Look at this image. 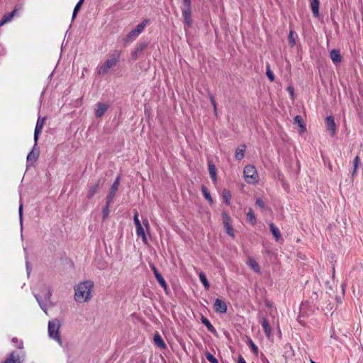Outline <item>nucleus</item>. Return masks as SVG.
I'll list each match as a JSON object with an SVG mask.
<instances>
[{
    "label": "nucleus",
    "instance_id": "39448f33",
    "mask_svg": "<svg viewBox=\"0 0 363 363\" xmlns=\"http://www.w3.org/2000/svg\"><path fill=\"white\" fill-rule=\"evenodd\" d=\"M117 62V59L111 57L108 59L99 68V73L100 74H105L108 72V69L113 67Z\"/></svg>",
    "mask_w": 363,
    "mask_h": 363
},
{
    "label": "nucleus",
    "instance_id": "412c9836",
    "mask_svg": "<svg viewBox=\"0 0 363 363\" xmlns=\"http://www.w3.org/2000/svg\"><path fill=\"white\" fill-rule=\"evenodd\" d=\"M353 163H354L353 164L354 167H353V171H352V178H354L355 177V175L357 174L359 166L360 164V158L358 155H357L354 157Z\"/></svg>",
    "mask_w": 363,
    "mask_h": 363
},
{
    "label": "nucleus",
    "instance_id": "3c124183",
    "mask_svg": "<svg viewBox=\"0 0 363 363\" xmlns=\"http://www.w3.org/2000/svg\"><path fill=\"white\" fill-rule=\"evenodd\" d=\"M290 40L292 43H294V40L292 39V37L291 36Z\"/></svg>",
    "mask_w": 363,
    "mask_h": 363
},
{
    "label": "nucleus",
    "instance_id": "4468645a",
    "mask_svg": "<svg viewBox=\"0 0 363 363\" xmlns=\"http://www.w3.org/2000/svg\"><path fill=\"white\" fill-rule=\"evenodd\" d=\"M16 11L17 9H14L11 13L5 14L2 20L0 21V26H2L5 23L10 22L16 15Z\"/></svg>",
    "mask_w": 363,
    "mask_h": 363
},
{
    "label": "nucleus",
    "instance_id": "a211bd4d",
    "mask_svg": "<svg viewBox=\"0 0 363 363\" xmlns=\"http://www.w3.org/2000/svg\"><path fill=\"white\" fill-rule=\"evenodd\" d=\"M247 221L251 225H255L256 224V217L252 208H250L247 213Z\"/></svg>",
    "mask_w": 363,
    "mask_h": 363
},
{
    "label": "nucleus",
    "instance_id": "a19ab883",
    "mask_svg": "<svg viewBox=\"0 0 363 363\" xmlns=\"http://www.w3.org/2000/svg\"><path fill=\"white\" fill-rule=\"evenodd\" d=\"M95 189H96L95 187H93V188H91V189L89 190V193H88V196H89V197H91V196L94 194Z\"/></svg>",
    "mask_w": 363,
    "mask_h": 363
},
{
    "label": "nucleus",
    "instance_id": "e433bc0d",
    "mask_svg": "<svg viewBox=\"0 0 363 363\" xmlns=\"http://www.w3.org/2000/svg\"><path fill=\"white\" fill-rule=\"evenodd\" d=\"M256 205L261 209H264V202L261 198H257L256 200Z\"/></svg>",
    "mask_w": 363,
    "mask_h": 363
},
{
    "label": "nucleus",
    "instance_id": "a18cd8bd",
    "mask_svg": "<svg viewBox=\"0 0 363 363\" xmlns=\"http://www.w3.org/2000/svg\"><path fill=\"white\" fill-rule=\"evenodd\" d=\"M145 47V45L141 44L136 50L135 54H136L137 52L141 51Z\"/></svg>",
    "mask_w": 363,
    "mask_h": 363
},
{
    "label": "nucleus",
    "instance_id": "79ce46f5",
    "mask_svg": "<svg viewBox=\"0 0 363 363\" xmlns=\"http://www.w3.org/2000/svg\"><path fill=\"white\" fill-rule=\"evenodd\" d=\"M210 98H211V103H212V104H213V106L214 110H215V111H216V101H215L214 98H213L212 96H211V97H210Z\"/></svg>",
    "mask_w": 363,
    "mask_h": 363
},
{
    "label": "nucleus",
    "instance_id": "f03ea898",
    "mask_svg": "<svg viewBox=\"0 0 363 363\" xmlns=\"http://www.w3.org/2000/svg\"><path fill=\"white\" fill-rule=\"evenodd\" d=\"M60 322L57 319H54L48 323V335L49 337L56 340L59 345H62V341L60 335Z\"/></svg>",
    "mask_w": 363,
    "mask_h": 363
},
{
    "label": "nucleus",
    "instance_id": "20e7f679",
    "mask_svg": "<svg viewBox=\"0 0 363 363\" xmlns=\"http://www.w3.org/2000/svg\"><path fill=\"white\" fill-rule=\"evenodd\" d=\"M181 9L182 11L184 21L187 25H190L191 14V0H182Z\"/></svg>",
    "mask_w": 363,
    "mask_h": 363
},
{
    "label": "nucleus",
    "instance_id": "473e14b6",
    "mask_svg": "<svg viewBox=\"0 0 363 363\" xmlns=\"http://www.w3.org/2000/svg\"><path fill=\"white\" fill-rule=\"evenodd\" d=\"M249 345L250 348L252 349V352L255 353V355L258 354V348L254 344V342L249 339L248 340Z\"/></svg>",
    "mask_w": 363,
    "mask_h": 363
},
{
    "label": "nucleus",
    "instance_id": "2eb2a0df",
    "mask_svg": "<svg viewBox=\"0 0 363 363\" xmlns=\"http://www.w3.org/2000/svg\"><path fill=\"white\" fill-rule=\"evenodd\" d=\"M118 179L116 180V182L113 184V186L111 188L109 194L107 196V203H108V204L113 199V198L116 191L118 190Z\"/></svg>",
    "mask_w": 363,
    "mask_h": 363
},
{
    "label": "nucleus",
    "instance_id": "0eeeda50",
    "mask_svg": "<svg viewBox=\"0 0 363 363\" xmlns=\"http://www.w3.org/2000/svg\"><path fill=\"white\" fill-rule=\"evenodd\" d=\"M223 223L224 225V228L225 229V232L231 237H234V230L230 225L231 219L225 213L223 215Z\"/></svg>",
    "mask_w": 363,
    "mask_h": 363
},
{
    "label": "nucleus",
    "instance_id": "1a4fd4ad",
    "mask_svg": "<svg viewBox=\"0 0 363 363\" xmlns=\"http://www.w3.org/2000/svg\"><path fill=\"white\" fill-rule=\"evenodd\" d=\"M108 105L104 103H99L96 106L95 115L97 118H101L107 111Z\"/></svg>",
    "mask_w": 363,
    "mask_h": 363
},
{
    "label": "nucleus",
    "instance_id": "a878e982",
    "mask_svg": "<svg viewBox=\"0 0 363 363\" xmlns=\"http://www.w3.org/2000/svg\"><path fill=\"white\" fill-rule=\"evenodd\" d=\"M147 20H144L141 23L137 26V27L135 29V32L140 35L143 31L145 28L147 26Z\"/></svg>",
    "mask_w": 363,
    "mask_h": 363
},
{
    "label": "nucleus",
    "instance_id": "ea45409f",
    "mask_svg": "<svg viewBox=\"0 0 363 363\" xmlns=\"http://www.w3.org/2000/svg\"><path fill=\"white\" fill-rule=\"evenodd\" d=\"M143 222V225L145 227L147 233H150V224H149L147 219V218L144 219Z\"/></svg>",
    "mask_w": 363,
    "mask_h": 363
},
{
    "label": "nucleus",
    "instance_id": "c756f323",
    "mask_svg": "<svg viewBox=\"0 0 363 363\" xmlns=\"http://www.w3.org/2000/svg\"><path fill=\"white\" fill-rule=\"evenodd\" d=\"M208 170H209V173H210L211 178L213 180H216V167H215L214 164H209Z\"/></svg>",
    "mask_w": 363,
    "mask_h": 363
},
{
    "label": "nucleus",
    "instance_id": "393cba45",
    "mask_svg": "<svg viewBox=\"0 0 363 363\" xmlns=\"http://www.w3.org/2000/svg\"><path fill=\"white\" fill-rule=\"evenodd\" d=\"M269 228L276 240H278L281 236L279 228H277L273 223H270Z\"/></svg>",
    "mask_w": 363,
    "mask_h": 363
},
{
    "label": "nucleus",
    "instance_id": "c85d7f7f",
    "mask_svg": "<svg viewBox=\"0 0 363 363\" xmlns=\"http://www.w3.org/2000/svg\"><path fill=\"white\" fill-rule=\"evenodd\" d=\"M201 191H202V193L205 197V199L209 201L210 203H212L213 202V199L209 194V192L207 190V188L205 187L204 186H202L201 187Z\"/></svg>",
    "mask_w": 363,
    "mask_h": 363
},
{
    "label": "nucleus",
    "instance_id": "bb28decb",
    "mask_svg": "<svg viewBox=\"0 0 363 363\" xmlns=\"http://www.w3.org/2000/svg\"><path fill=\"white\" fill-rule=\"evenodd\" d=\"M222 196L223 201L227 203H230V201L231 199V194L229 191L224 189L222 192Z\"/></svg>",
    "mask_w": 363,
    "mask_h": 363
},
{
    "label": "nucleus",
    "instance_id": "603ef678",
    "mask_svg": "<svg viewBox=\"0 0 363 363\" xmlns=\"http://www.w3.org/2000/svg\"><path fill=\"white\" fill-rule=\"evenodd\" d=\"M311 363H315V362H313V360L311 361Z\"/></svg>",
    "mask_w": 363,
    "mask_h": 363
},
{
    "label": "nucleus",
    "instance_id": "ddd939ff",
    "mask_svg": "<svg viewBox=\"0 0 363 363\" xmlns=\"http://www.w3.org/2000/svg\"><path fill=\"white\" fill-rule=\"evenodd\" d=\"M136 227V233H137V235L138 237H141L142 240H143V242L145 243V244H147V237L145 235V230L144 228H143L142 225L140 224Z\"/></svg>",
    "mask_w": 363,
    "mask_h": 363
},
{
    "label": "nucleus",
    "instance_id": "dca6fc26",
    "mask_svg": "<svg viewBox=\"0 0 363 363\" xmlns=\"http://www.w3.org/2000/svg\"><path fill=\"white\" fill-rule=\"evenodd\" d=\"M330 56L334 63H338V62H341L342 57H341L340 51L336 50H333L330 52Z\"/></svg>",
    "mask_w": 363,
    "mask_h": 363
},
{
    "label": "nucleus",
    "instance_id": "aec40b11",
    "mask_svg": "<svg viewBox=\"0 0 363 363\" xmlns=\"http://www.w3.org/2000/svg\"><path fill=\"white\" fill-rule=\"evenodd\" d=\"M247 264L257 273L260 272V269L257 262L252 258L249 257Z\"/></svg>",
    "mask_w": 363,
    "mask_h": 363
},
{
    "label": "nucleus",
    "instance_id": "7c9ffc66",
    "mask_svg": "<svg viewBox=\"0 0 363 363\" xmlns=\"http://www.w3.org/2000/svg\"><path fill=\"white\" fill-rule=\"evenodd\" d=\"M157 281L164 288V290L167 289V284L164 279L162 278V275L160 273H156V277Z\"/></svg>",
    "mask_w": 363,
    "mask_h": 363
},
{
    "label": "nucleus",
    "instance_id": "58836bf2",
    "mask_svg": "<svg viewBox=\"0 0 363 363\" xmlns=\"http://www.w3.org/2000/svg\"><path fill=\"white\" fill-rule=\"evenodd\" d=\"M133 219H134V223H135V226L141 224V223L138 218V215L137 212L135 213Z\"/></svg>",
    "mask_w": 363,
    "mask_h": 363
},
{
    "label": "nucleus",
    "instance_id": "6e6552de",
    "mask_svg": "<svg viewBox=\"0 0 363 363\" xmlns=\"http://www.w3.org/2000/svg\"><path fill=\"white\" fill-rule=\"evenodd\" d=\"M214 309L218 313H224L227 311L226 303L223 300L217 298L214 303Z\"/></svg>",
    "mask_w": 363,
    "mask_h": 363
},
{
    "label": "nucleus",
    "instance_id": "37998d69",
    "mask_svg": "<svg viewBox=\"0 0 363 363\" xmlns=\"http://www.w3.org/2000/svg\"><path fill=\"white\" fill-rule=\"evenodd\" d=\"M210 98H211V103H212V104H213V106L214 110H215V111H216V101H215L214 98H213L212 96H211V97H210Z\"/></svg>",
    "mask_w": 363,
    "mask_h": 363
},
{
    "label": "nucleus",
    "instance_id": "4c0bfd02",
    "mask_svg": "<svg viewBox=\"0 0 363 363\" xmlns=\"http://www.w3.org/2000/svg\"><path fill=\"white\" fill-rule=\"evenodd\" d=\"M82 4H80V3H77V4L76 5L74 9V12H73V15H72V19H74L77 14V12L79 11V9H81V6H82Z\"/></svg>",
    "mask_w": 363,
    "mask_h": 363
},
{
    "label": "nucleus",
    "instance_id": "09e8293b",
    "mask_svg": "<svg viewBox=\"0 0 363 363\" xmlns=\"http://www.w3.org/2000/svg\"><path fill=\"white\" fill-rule=\"evenodd\" d=\"M152 271L154 272L155 276L156 277V273H159V272H157V269L155 268V266H152Z\"/></svg>",
    "mask_w": 363,
    "mask_h": 363
},
{
    "label": "nucleus",
    "instance_id": "9b49d317",
    "mask_svg": "<svg viewBox=\"0 0 363 363\" xmlns=\"http://www.w3.org/2000/svg\"><path fill=\"white\" fill-rule=\"evenodd\" d=\"M39 156V151L33 147L32 151L28 154L27 157V161L30 164H33L38 158Z\"/></svg>",
    "mask_w": 363,
    "mask_h": 363
},
{
    "label": "nucleus",
    "instance_id": "c9c22d12",
    "mask_svg": "<svg viewBox=\"0 0 363 363\" xmlns=\"http://www.w3.org/2000/svg\"><path fill=\"white\" fill-rule=\"evenodd\" d=\"M267 76L271 82L274 81V76L269 66L267 67Z\"/></svg>",
    "mask_w": 363,
    "mask_h": 363
},
{
    "label": "nucleus",
    "instance_id": "5701e85b",
    "mask_svg": "<svg viewBox=\"0 0 363 363\" xmlns=\"http://www.w3.org/2000/svg\"><path fill=\"white\" fill-rule=\"evenodd\" d=\"M294 123H297L300 128L299 133H303L306 130V127L302 121V118L300 116H296L294 118Z\"/></svg>",
    "mask_w": 363,
    "mask_h": 363
},
{
    "label": "nucleus",
    "instance_id": "de8ad7c7",
    "mask_svg": "<svg viewBox=\"0 0 363 363\" xmlns=\"http://www.w3.org/2000/svg\"><path fill=\"white\" fill-rule=\"evenodd\" d=\"M22 210H23V206H22V205H21L20 207H19V214H20V218L21 219L22 218Z\"/></svg>",
    "mask_w": 363,
    "mask_h": 363
},
{
    "label": "nucleus",
    "instance_id": "8fccbe9b",
    "mask_svg": "<svg viewBox=\"0 0 363 363\" xmlns=\"http://www.w3.org/2000/svg\"><path fill=\"white\" fill-rule=\"evenodd\" d=\"M84 1V0H79V3H80V4H83Z\"/></svg>",
    "mask_w": 363,
    "mask_h": 363
},
{
    "label": "nucleus",
    "instance_id": "4be33fe9",
    "mask_svg": "<svg viewBox=\"0 0 363 363\" xmlns=\"http://www.w3.org/2000/svg\"><path fill=\"white\" fill-rule=\"evenodd\" d=\"M4 363H21L20 357L18 354L12 353Z\"/></svg>",
    "mask_w": 363,
    "mask_h": 363
},
{
    "label": "nucleus",
    "instance_id": "f704fd0d",
    "mask_svg": "<svg viewBox=\"0 0 363 363\" xmlns=\"http://www.w3.org/2000/svg\"><path fill=\"white\" fill-rule=\"evenodd\" d=\"M206 357L211 363H218V360L210 352L206 353Z\"/></svg>",
    "mask_w": 363,
    "mask_h": 363
},
{
    "label": "nucleus",
    "instance_id": "9d476101",
    "mask_svg": "<svg viewBox=\"0 0 363 363\" xmlns=\"http://www.w3.org/2000/svg\"><path fill=\"white\" fill-rule=\"evenodd\" d=\"M43 125H44V119H42V120L38 119L37 124H36V127L35 129V134H34V140H35V143H37V141L38 140V135L41 133ZM35 145H36V144H35Z\"/></svg>",
    "mask_w": 363,
    "mask_h": 363
},
{
    "label": "nucleus",
    "instance_id": "72a5a7b5",
    "mask_svg": "<svg viewBox=\"0 0 363 363\" xmlns=\"http://www.w3.org/2000/svg\"><path fill=\"white\" fill-rule=\"evenodd\" d=\"M202 322L203 324H205L206 325V327L208 328V329L213 332L214 328L213 327V325L210 323V322L208 321V320L204 317L202 318Z\"/></svg>",
    "mask_w": 363,
    "mask_h": 363
},
{
    "label": "nucleus",
    "instance_id": "f257e3e1",
    "mask_svg": "<svg viewBox=\"0 0 363 363\" xmlns=\"http://www.w3.org/2000/svg\"><path fill=\"white\" fill-rule=\"evenodd\" d=\"M94 282L91 280L82 281L74 286V300L78 303H85L92 297Z\"/></svg>",
    "mask_w": 363,
    "mask_h": 363
},
{
    "label": "nucleus",
    "instance_id": "f8f14e48",
    "mask_svg": "<svg viewBox=\"0 0 363 363\" xmlns=\"http://www.w3.org/2000/svg\"><path fill=\"white\" fill-rule=\"evenodd\" d=\"M153 340L155 344L160 349H165L166 348V344L163 341L162 337L158 333H156L154 335Z\"/></svg>",
    "mask_w": 363,
    "mask_h": 363
},
{
    "label": "nucleus",
    "instance_id": "b1692460",
    "mask_svg": "<svg viewBox=\"0 0 363 363\" xmlns=\"http://www.w3.org/2000/svg\"><path fill=\"white\" fill-rule=\"evenodd\" d=\"M318 6L319 0H311V7L315 16L318 15Z\"/></svg>",
    "mask_w": 363,
    "mask_h": 363
},
{
    "label": "nucleus",
    "instance_id": "c03bdc74",
    "mask_svg": "<svg viewBox=\"0 0 363 363\" xmlns=\"http://www.w3.org/2000/svg\"><path fill=\"white\" fill-rule=\"evenodd\" d=\"M287 91H289V93L291 94V96L293 97L294 96V88L291 87V86H289L287 88Z\"/></svg>",
    "mask_w": 363,
    "mask_h": 363
},
{
    "label": "nucleus",
    "instance_id": "2f4dec72",
    "mask_svg": "<svg viewBox=\"0 0 363 363\" xmlns=\"http://www.w3.org/2000/svg\"><path fill=\"white\" fill-rule=\"evenodd\" d=\"M199 278H200L201 281L203 283L204 287L206 288V289H208L209 284L207 281V279H206L205 274L201 272L199 274Z\"/></svg>",
    "mask_w": 363,
    "mask_h": 363
},
{
    "label": "nucleus",
    "instance_id": "cd10ccee",
    "mask_svg": "<svg viewBox=\"0 0 363 363\" xmlns=\"http://www.w3.org/2000/svg\"><path fill=\"white\" fill-rule=\"evenodd\" d=\"M139 35V34H138L135 30H132L131 32H130L126 38H125V40L127 42H131V41H133Z\"/></svg>",
    "mask_w": 363,
    "mask_h": 363
},
{
    "label": "nucleus",
    "instance_id": "423d86ee",
    "mask_svg": "<svg viewBox=\"0 0 363 363\" xmlns=\"http://www.w3.org/2000/svg\"><path fill=\"white\" fill-rule=\"evenodd\" d=\"M325 127L330 135L334 136L335 134L336 125L333 117L328 116L325 118Z\"/></svg>",
    "mask_w": 363,
    "mask_h": 363
},
{
    "label": "nucleus",
    "instance_id": "6ab92c4d",
    "mask_svg": "<svg viewBox=\"0 0 363 363\" xmlns=\"http://www.w3.org/2000/svg\"><path fill=\"white\" fill-rule=\"evenodd\" d=\"M245 151V145L239 146L235 150V158L238 160H241L244 157Z\"/></svg>",
    "mask_w": 363,
    "mask_h": 363
},
{
    "label": "nucleus",
    "instance_id": "f3484780",
    "mask_svg": "<svg viewBox=\"0 0 363 363\" xmlns=\"http://www.w3.org/2000/svg\"><path fill=\"white\" fill-rule=\"evenodd\" d=\"M262 326L263 327V329L264 330V333L266 335L269 337L271 335L272 328L269 324V322L266 318H262L261 321Z\"/></svg>",
    "mask_w": 363,
    "mask_h": 363
},
{
    "label": "nucleus",
    "instance_id": "49530a36",
    "mask_svg": "<svg viewBox=\"0 0 363 363\" xmlns=\"http://www.w3.org/2000/svg\"><path fill=\"white\" fill-rule=\"evenodd\" d=\"M238 363H246V362L242 356H239Z\"/></svg>",
    "mask_w": 363,
    "mask_h": 363
},
{
    "label": "nucleus",
    "instance_id": "7ed1b4c3",
    "mask_svg": "<svg viewBox=\"0 0 363 363\" xmlns=\"http://www.w3.org/2000/svg\"><path fill=\"white\" fill-rule=\"evenodd\" d=\"M244 177L245 181L249 184H254L257 182L258 174L255 167L247 165L244 169Z\"/></svg>",
    "mask_w": 363,
    "mask_h": 363
}]
</instances>
